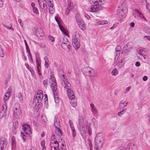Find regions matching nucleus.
I'll list each match as a JSON object with an SVG mask.
<instances>
[{
    "label": "nucleus",
    "mask_w": 150,
    "mask_h": 150,
    "mask_svg": "<svg viewBox=\"0 0 150 150\" xmlns=\"http://www.w3.org/2000/svg\"><path fill=\"white\" fill-rule=\"evenodd\" d=\"M57 138L55 137L54 134H52L51 137L50 145L51 150H60L59 147V142L57 140ZM61 150H64V148L61 147Z\"/></svg>",
    "instance_id": "1"
},
{
    "label": "nucleus",
    "mask_w": 150,
    "mask_h": 150,
    "mask_svg": "<svg viewBox=\"0 0 150 150\" xmlns=\"http://www.w3.org/2000/svg\"><path fill=\"white\" fill-rule=\"evenodd\" d=\"M43 97L42 92L41 90H39L37 92V96L33 100V106L35 107L36 106L39 107V105H41L42 98Z\"/></svg>",
    "instance_id": "2"
},
{
    "label": "nucleus",
    "mask_w": 150,
    "mask_h": 150,
    "mask_svg": "<svg viewBox=\"0 0 150 150\" xmlns=\"http://www.w3.org/2000/svg\"><path fill=\"white\" fill-rule=\"evenodd\" d=\"M127 6L124 4H119L117 10V14L120 18H124L127 14Z\"/></svg>",
    "instance_id": "3"
},
{
    "label": "nucleus",
    "mask_w": 150,
    "mask_h": 150,
    "mask_svg": "<svg viewBox=\"0 0 150 150\" xmlns=\"http://www.w3.org/2000/svg\"><path fill=\"white\" fill-rule=\"evenodd\" d=\"M72 44L76 50H77L80 46V38L79 34L76 33L73 36Z\"/></svg>",
    "instance_id": "4"
},
{
    "label": "nucleus",
    "mask_w": 150,
    "mask_h": 150,
    "mask_svg": "<svg viewBox=\"0 0 150 150\" xmlns=\"http://www.w3.org/2000/svg\"><path fill=\"white\" fill-rule=\"evenodd\" d=\"M102 136L100 133H98L95 138V145L96 149H100L102 147L103 142Z\"/></svg>",
    "instance_id": "5"
},
{
    "label": "nucleus",
    "mask_w": 150,
    "mask_h": 150,
    "mask_svg": "<svg viewBox=\"0 0 150 150\" xmlns=\"http://www.w3.org/2000/svg\"><path fill=\"white\" fill-rule=\"evenodd\" d=\"M65 85L64 88L67 89V94L69 98H73L74 97V93L71 89L69 88L71 86V85L68 82L64 83Z\"/></svg>",
    "instance_id": "6"
},
{
    "label": "nucleus",
    "mask_w": 150,
    "mask_h": 150,
    "mask_svg": "<svg viewBox=\"0 0 150 150\" xmlns=\"http://www.w3.org/2000/svg\"><path fill=\"white\" fill-rule=\"evenodd\" d=\"M67 3L68 6L65 11V13L67 15L71 11L73 7V3L71 0H67Z\"/></svg>",
    "instance_id": "7"
},
{
    "label": "nucleus",
    "mask_w": 150,
    "mask_h": 150,
    "mask_svg": "<svg viewBox=\"0 0 150 150\" xmlns=\"http://www.w3.org/2000/svg\"><path fill=\"white\" fill-rule=\"evenodd\" d=\"M6 139L5 137H1L0 138V149L1 150H5L6 149Z\"/></svg>",
    "instance_id": "8"
},
{
    "label": "nucleus",
    "mask_w": 150,
    "mask_h": 150,
    "mask_svg": "<svg viewBox=\"0 0 150 150\" xmlns=\"http://www.w3.org/2000/svg\"><path fill=\"white\" fill-rule=\"evenodd\" d=\"M89 2L92 5H98L100 6L103 3V1L102 0H90Z\"/></svg>",
    "instance_id": "9"
},
{
    "label": "nucleus",
    "mask_w": 150,
    "mask_h": 150,
    "mask_svg": "<svg viewBox=\"0 0 150 150\" xmlns=\"http://www.w3.org/2000/svg\"><path fill=\"white\" fill-rule=\"evenodd\" d=\"M7 109L6 104H4L2 106V109L0 112V118L1 119L4 117L5 116V113Z\"/></svg>",
    "instance_id": "10"
},
{
    "label": "nucleus",
    "mask_w": 150,
    "mask_h": 150,
    "mask_svg": "<svg viewBox=\"0 0 150 150\" xmlns=\"http://www.w3.org/2000/svg\"><path fill=\"white\" fill-rule=\"evenodd\" d=\"M76 20V21L81 29L83 30H85L86 28V25L84 21L82 19Z\"/></svg>",
    "instance_id": "11"
},
{
    "label": "nucleus",
    "mask_w": 150,
    "mask_h": 150,
    "mask_svg": "<svg viewBox=\"0 0 150 150\" xmlns=\"http://www.w3.org/2000/svg\"><path fill=\"white\" fill-rule=\"evenodd\" d=\"M133 43L132 42L129 41L124 46V48L125 50L128 52L131 50L133 48Z\"/></svg>",
    "instance_id": "12"
},
{
    "label": "nucleus",
    "mask_w": 150,
    "mask_h": 150,
    "mask_svg": "<svg viewBox=\"0 0 150 150\" xmlns=\"http://www.w3.org/2000/svg\"><path fill=\"white\" fill-rule=\"evenodd\" d=\"M53 1H47L49 10L50 12L53 13L54 11V8H53Z\"/></svg>",
    "instance_id": "13"
},
{
    "label": "nucleus",
    "mask_w": 150,
    "mask_h": 150,
    "mask_svg": "<svg viewBox=\"0 0 150 150\" xmlns=\"http://www.w3.org/2000/svg\"><path fill=\"white\" fill-rule=\"evenodd\" d=\"M133 13L135 14V18H144L143 15L137 10H134Z\"/></svg>",
    "instance_id": "14"
},
{
    "label": "nucleus",
    "mask_w": 150,
    "mask_h": 150,
    "mask_svg": "<svg viewBox=\"0 0 150 150\" xmlns=\"http://www.w3.org/2000/svg\"><path fill=\"white\" fill-rule=\"evenodd\" d=\"M53 83H52V84H50L51 85V87L52 90L54 91V94L55 93H57V82L56 81L53 82Z\"/></svg>",
    "instance_id": "15"
},
{
    "label": "nucleus",
    "mask_w": 150,
    "mask_h": 150,
    "mask_svg": "<svg viewBox=\"0 0 150 150\" xmlns=\"http://www.w3.org/2000/svg\"><path fill=\"white\" fill-rule=\"evenodd\" d=\"M14 115L15 117L18 118L21 115V112L20 109H18L17 110V108H16L13 111Z\"/></svg>",
    "instance_id": "16"
},
{
    "label": "nucleus",
    "mask_w": 150,
    "mask_h": 150,
    "mask_svg": "<svg viewBox=\"0 0 150 150\" xmlns=\"http://www.w3.org/2000/svg\"><path fill=\"white\" fill-rule=\"evenodd\" d=\"M67 42H69V41L66 38L63 39V41H62V44L61 45L62 47L64 49H67L66 43H67Z\"/></svg>",
    "instance_id": "17"
},
{
    "label": "nucleus",
    "mask_w": 150,
    "mask_h": 150,
    "mask_svg": "<svg viewBox=\"0 0 150 150\" xmlns=\"http://www.w3.org/2000/svg\"><path fill=\"white\" fill-rule=\"evenodd\" d=\"M91 7L90 8L89 10L90 11L92 12H96L98 11L99 10L98 8L99 6L98 5H92Z\"/></svg>",
    "instance_id": "18"
},
{
    "label": "nucleus",
    "mask_w": 150,
    "mask_h": 150,
    "mask_svg": "<svg viewBox=\"0 0 150 150\" xmlns=\"http://www.w3.org/2000/svg\"><path fill=\"white\" fill-rule=\"evenodd\" d=\"M18 123L17 122H15L13 124V132L14 134H16V129L18 128Z\"/></svg>",
    "instance_id": "19"
},
{
    "label": "nucleus",
    "mask_w": 150,
    "mask_h": 150,
    "mask_svg": "<svg viewBox=\"0 0 150 150\" xmlns=\"http://www.w3.org/2000/svg\"><path fill=\"white\" fill-rule=\"evenodd\" d=\"M40 7L42 9L45 10L47 9V6L46 2L45 3H39Z\"/></svg>",
    "instance_id": "20"
},
{
    "label": "nucleus",
    "mask_w": 150,
    "mask_h": 150,
    "mask_svg": "<svg viewBox=\"0 0 150 150\" xmlns=\"http://www.w3.org/2000/svg\"><path fill=\"white\" fill-rule=\"evenodd\" d=\"M75 96L72 99L70 98H69V99H71V105L73 107H75L77 105L76 101L75 100Z\"/></svg>",
    "instance_id": "21"
},
{
    "label": "nucleus",
    "mask_w": 150,
    "mask_h": 150,
    "mask_svg": "<svg viewBox=\"0 0 150 150\" xmlns=\"http://www.w3.org/2000/svg\"><path fill=\"white\" fill-rule=\"evenodd\" d=\"M10 95L11 94H10L9 92H7L5 94L4 97V104H6L5 102L6 100H7L8 99L9 97L10 96Z\"/></svg>",
    "instance_id": "22"
},
{
    "label": "nucleus",
    "mask_w": 150,
    "mask_h": 150,
    "mask_svg": "<svg viewBox=\"0 0 150 150\" xmlns=\"http://www.w3.org/2000/svg\"><path fill=\"white\" fill-rule=\"evenodd\" d=\"M90 106L91 108L92 112L94 114H96L97 113V110L96 109L94 105L93 104H91Z\"/></svg>",
    "instance_id": "23"
},
{
    "label": "nucleus",
    "mask_w": 150,
    "mask_h": 150,
    "mask_svg": "<svg viewBox=\"0 0 150 150\" xmlns=\"http://www.w3.org/2000/svg\"><path fill=\"white\" fill-rule=\"evenodd\" d=\"M55 134L59 137L62 135L61 131L59 128H57V129H55Z\"/></svg>",
    "instance_id": "24"
},
{
    "label": "nucleus",
    "mask_w": 150,
    "mask_h": 150,
    "mask_svg": "<svg viewBox=\"0 0 150 150\" xmlns=\"http://www.w3.org/2000/svg\"><path fill=\"white\" fill-rule=\"evenodd\" d=\"M122 61L121 60H117L116 61V66L118 68L121 67L123 64L122 63Z\"/></svg>",
    "instance_id": "25"
},
{
    "label": "nucleus",
    "mask_w": 150,
    "mask_h": 150,
    "mask_svg": "<svg viewBox=\"0 0 150 150\" xmlns=\"http://www.w3.org/2000/svg\"><path fill=\"white\" fill-rule=\"evenodd\" d=\"M121 50V47L120 46L117 45L115 48V50L116 52V56L119 55L120 53V51Z\"/></svg>",
    "instance_id": "26"
},
{
    "label": "nucleus",
    "mask_w": 150,
    "mask_h": 150,
    "mask_svg": "<svg viewBox=\"0 0 150 150\" xmlns=\"http://www.w3.org/2000/svg\"><path fill=\"white\" fill-rule=\"evenodd\" d=\"M127 103H125V102L121 101L119 103V105L120 107L123 108L124 107L126 106L127 104Z\"/></svg>",
    "instance_id": "27"
},
{
    "label": "nucleus",
    "mask_w": 150,
    "mask_h": 150,
    "mask_svg": "<svg viewBox=\"0 0 150 150\" xmlns=\"http://www.w3.org/2000/svg\"><path fill=\"white\" fill-rule=\"evenodd\" d=\"M11 143L12 146L13 147H16V143L15 142V139L14 137H12L11 139Z\"/></svg>",
    "instance_id": "28"
},
{
    "label": "nucleus",
    "mask_w": 150,
    "mask_h": 150,
    "mask_svg": "<svg viewBox=\"0 0 150 150\" xmlns=\"http://www.w3.org/2000/svg\"><path fill=\"white\" fill-rule=\"evenodd\" d=\"M54 125L55 128V129H57V128H59V122L57 120L55 121L54 123Z\"/></svg>",
    "instance_id": "29"
},
{
    "label": "nucleus",
    "mask_w": 150,
    "mask_h": 150,
    "mask_svg": "<svg viewBox=\"0 0 150 150\" xmlns=\"http://www.w3.org/2000/svg\"><path fill=\"white\" fill-rule=\"evenodd\" d=\"M51 77L49 79V83L50 84H52V83H53L55 81V78L53 76L51 75Z\"/></svg>",
    "instance_id": "30"
},
{
    "label": "nucleus",
    "mask_w": 150,
    "mask_h": 150,
    "mask_svg": "<svg viewBox=\"0 0 150 150\" xmlns=\"http://www.w3.org/2000/svg\"><path fill=\"white\" fill-rule=\"evenodd\" d=\"M88 75L90 76H94V74L93 73V70L91 69V70H89L88 73Z\"/></svg>",
    "instance_id": "31"
},
{
    "label": "nucleus",
    "mask_w": 150,
    "mask_h": 150,
    "mask_svg": "<svg viewBox=\"0 0 150 150\" xmlns=\"http://www.w3.org/2000/svg\"><path fill=\"white\" fill-rule=\"evenodd\" d=\"M30 129V126L28 124H24L23 126V129L24 130L28 129Z\"/></svg>",
    "instance_id": "32"
},
{
    "label": "nucleus",
    "mask_w": 150,
    "mask_h": 150,
    "mask_svg": "<svg viewBox=\"0 0 150 150\" xmlns=\"http://www.w3.org/2000/svg\"><path fill=\"white\" fill-rule=\"evenodd\" d=\"M144 51L143 49H140L138 51V53L139 54L142 55L143 57V58L145 59V57H144L143 54H144Z\"/></svg>",
    "instance_id": "33"
},
{
    "label": "nucleus",
    "mask_w": 150,
    "mask_h": 150,
    "mask_svg": "<svg viewBox=\"0 0 150 150\" xmlns=\"http://www.w3.org/2000/svg\"><path fill=\"white\" fill-rule=\"evenodd\" d=\"M92 121L93 123V125L94 127H97V122L96 120L95 119V118H93L92 119Z\"/></svg>",
    "instance_id": "34"
},
{
    "label": "nucleus",
    "mask_w": 150,
    "mask_h": 150,
    "mask_svg": "<svg viewBox=\"0 0 150 150\" xmlns=\"http://www.w3.org/2000/svg\"><path fill=\"white\" fill-rule=\"evenodd\" d=\"M108 22L105 21H99L98 22V24H100V25H104L107 24Z\"/></svg>",
    "instance_id": "35"
},
{
    "label": "nucleus",
    "mask_w": 150,
    "mask_h": 150,
    "mask_svg": "<svg viewBox=\"0 0 150 150\" xmlns=\"http://www.w3.org/2000/svg\"><path fill=\"white\" fill-rule=\"evenodd\" d=\"M60 30L62 31V32L64 34L67 35V36H68L67 33V32L66 31L65 29L62 26H61L59 28Z\"/></svg>",
    "instance_id": "36"
},
{
    "label": "nucleus",
    "mask_w": 150,
    "mask_h": 150,
    "mask_svg": "<svg viewBox=\"0 0 150 150\" xmlns=\"http://www.w3.org/2000/svg\"><path fill=\"white\" fill-rule=\"evenodd\" d=\"M28 53V56H29L28 58L29 59L30 61H31L32 62H33V60L32 58V55L31 54V53L30 52V50H29V51Z\"/></svg>",
    "instance_id": "37"
},
{
    "label": "nucleus",
    "mask_w": 150,
    "mask_h": 150,
    "mask_svg": "<svg viewBox=\"0 0 150 150\" xmlns=\"http://www.w3.org/2000/svg\"><path fill=\"white\" fill-rule=\"evenodd\" d=\"M79 120L80 125H81L82 126H83L84 125V123L83 118L81 117H80L79 119Z\"/></svg>",
    "instance_id": "38"
},
{
    "label": "nucleus",
    "mask_w": 150,
    "mask_h": 150,
    "mask_svg": "<svg viewBox=\"0 0 150 150\" xmlns=\"http://www.w3.org/2000/svg\"><path fill=\"white\" fill-rule=\"evenodd\" d=\"M144 30L147 34L150 35V28H144Z\"/></svg>",
    "instance_id": "39"
},
{
    "label": "nucleus",
    "mask_w": 150,
    "mask_h": 150,
    "mask_svg": "<svg viewBox=\"0 0 150 150\" xmlns=\"http://www.w3.org/2000/svg\"><path fill=\"white\" fill-rule=\"evenodd\" d=\"M18 97L20 101H21L23 100V97L22 95V94L21 92H20L18 93Z\"/></svg>",
    "instance_id": "40"
},
{
    "label": "nucleus",
    "mask_w": 150,
    "mask_h": 150,
    "mask_svg": "<svg viewBox=\"0 0 150 150\" xmlns=\"http://www.w3.org/2000/svg\"><path fill=\"white\" fill-rule=\"evenodd\" d=\"M69 125L70 128L71 129H72V128H74L72 122L71 120H69Z\"/></svg>",
    "instance_id": "41"
},
{
    "label": "nucleus",
    "mask_w": 150,
    "mask_h": 150,
    "mask_svg": "<svg viewBox=\"0 0 150 150\" xmlns=\"http://www.w3.org/2000/svg\"><path fill=\"white\" fill-rule=\"evenodd\" d=\"M111 73L113 75H115L118 73V71L115 69H114L112 71Z\"/></svg>",
    "instance_id": "42"
},
{
    "label": "nucleus",
    "mask_w": 150,
    "mask_h": 150,
    "mask_svg": "<svg viewBox=\"0 0 150 150\" xmlns=\"http://www.w3.org/2000/svg\"><path fill=\"white\" fill-rule=\"evenodd\" d=\"M24 42L25 43V47H26V49L27 52H28L29 50V47H28V45L26 42V41L25 40H24Z\"/></svg>",
    "instance_id": "43"
},
{
    "label": "nucleus",
    "mask_w": 150,
    "mask_h": 150,
    "mask_svg": "<svg viewBox=\"0 0 150 150\" xmlns=\"http://www.w3.org/2000/svg\"><path fill=\"white\" fill-rule=\"evenodd\" d=\"M41 67H37V70L38 71V74L40 76L41 75V73L40 72V69H41Z\"/></svg>",
    "instance_id": "44"
},
{
    "label": "nucleus",
    "mask_w": 150,
    "mask_h": 150,
    "mask_svg": "<svg viewBox=\"0 0 150 150\" xmlns=\"http://www.w3.org/2000/svg\"><path fill=\"white\" fill-rule=\"evenodd\" d=\"M41 145L43 149H45V142L44 140H42L41 142H40Z\"/></svg>",
    "instance_id": "45"
},
{
    "label": "nucleus",
    "mask_w": 150,
    "mask_h": 150,
    "mask_svg": "<svg viewBox=\"0 0 150 150\" xmlns=\"http://www.w3.org/2000/svg\"><path fill=\"white\" fill-rule=\"evenodd\" d=\"M33 10L34 13L37 14L38 13V11L37 8L35 7V8H33Z\"/></svg>",
    "instance_id": "46"
},
{
    "label": "nucleus",
    "mask_w": 150,
    "mask_h": 150,
    "mask_svg": "<svg viewBox=\"0 0 150 150\" xmlns=\"http://www.w3.org/2000/svg\"><path fill=\"white\" fill-rule=\"evenodd\" d=\"M88 144L89 145L90 149H93L92 148L93 146H92V144L91 141V140H88Z\"/></svg>",
    "instance_id": "47"
},
{
    "label": "nucleus",
    "mask_w": 150,
    "mask_h": 150,
    "mask_svg": "<svg viewBox=\"0 0 150 150\" xmlns=\"http://www.w3.org/2000/svg\"><path fill=\"white\" fill-rule=\"evenodd\" d=\"M48 38L51 42H54V38L53 36L51 35H49Z\"/></svg>",
    "instance_id": "48"
},
{
    "label": "nucleus",
    "mask_w": 150,
    "mask_h": 150,
    "mask_svg": "<svg viewBox=\"0 0 150 150\" xmlns=\"http://www.w3.org/2000/svg\"><path fill=\"white\" fill-rule=\"evenodd\" d=\"M21 136L22 137V138L23 139L24 141V142L26 139V137L25 136V135L22 132H21Z\"/></svg>",
    "instance_id": "49"
},
{
    "label": "nucleus",
    "mask_w": 150,
    "mask_h": 150,
    "mask_svg": "<svg viewBox=\"0 0 150 150\" xmlns=\"http://www.w3.org/2000/svg\"><path fill=\"white\" fill-rule=\"evenodd\" d=\"M55 21L57 22V24H58L59 28L61 27V26H62L61 25V24L60 23L61 21H59V19H55Z\"/></svg>",
    "instance_id": "50"
},
{
    "label": "nucleus",
    "mask_w": 150,
    "mask_h": 150,
    "mask_svg": "<svg viewBox=\"0 0 150 150\" xmlns=\"http://www.w3.org/2000/svg\"><path fill=\"white\" fill-rule=\"evenodd\" d=\"M146 7L147 10L149 11V12L150 13V4H146Z\"/></svg>",
    "instance_id": "51"
},
{
    "label": "nucleus",
    "mask_w": 150,
    "mask_h": 150,
    "mask_svg": "<svg viewBox=\"0 0 150 150\" xmlns=\"http://www.w3.org/2000/svg\"><path fill=\"white\" fill-rule=\"evenodd\" d=\"M72 132V136L73 137H74L76 135V132H75V130L74 129V128H72V129H71Z\"/></svg>",
    "instance_id": "52"
},
{
    "label": "nucleus",
    "mask_w": 150,
    "mask_h": 150,
    "mask_svg": "<svg viewBox=\"0 0 150 150\" xmlns=\"http://www.w3.org/2000/svg\"><path fill=\"white\" fill-rule=\"evenodd\" d=\"M37 66L38 67H41L40 63L38 60H36Z\"/></svg>",
    "instance_id": "53"
},
{
    "label": "nucleus",
    "mask_w": 150,
    "mask_h": 150,
    "mask_svg": "<svg viewBox=\"0 0 150 150\" xmlns=\"http://www.w3.org/2000/svg\"><path fill=\"white\" fill-rule=\"evenodd\" d=\"M67 43H66L67 44V48H68L69 49H70L71 48V46H70L69 45V42H67Z\"/></svg>",
    "instance_id": "54"
},
{
    "label": "nucleus",
    "mask_w": 150,
    "mask_h": 150,
    "mask_svg": "<svg viewBox=\"0 0 150 150\" xmlns=\"http://www.w3.org/2000/svg\"><path fill=\"white\" fill-rule=\"evenodd\" d=\"M43 83L45 86H46L47 85V79H45L43 81Z\"/></svg>",
    "instance_id": "55"
},
{
    "label": "nucleus",
    "mask_w": 150,
    "mask_h": 150,
    "mask_svg": "<svg viewBox=\"0 0 150 150\" xmlns=\"http://www.w3.org/2000/svg\"><path fill=\"white\" fill-rule=\"evenodd\" d=\"M44 103L45 105H47L48 104V98H44Z\"/></svg>",
    "instance_id": "56"
},
{
    "label": "nucleus",
    "mask_w": 150,
    "mask_h": 150,
    "mask_svg": "<svg viewBox=\"0 0 150 150\" xmlns=\"http://www.w3.org/2000/svg\"><path fill=\"white\" fill-rule=\"evenodd\" d=\"M128 53V52L126 50H125L124 49V47L123 50L122 51L121 53L122 54L124 53Z\"/></svg>",
    "instance_id": "57"
},
{
    "label": "nucleus",
    "mask_w": 150,
    "mask_h": 150,
    "mask_svg": "<svg viewBox=\"0 0 150 150\" xmlns=\"http://www.w3.org/2000/svg\"><path fill=\"white\" fill-rule=\"evenodd\" d=\"M62 80L63 82H64V83H67L68 82L67 80V79L65 78H62Z\"/></svg>",
    "instance_id": "58"
},
{
    "label": "nucleus",
    "mask_w": 150,
    "mask_h": 150,
    "mask_svg": "<svg viewBox=\"0 0 150 150\" xmlns=\"http://www.w3.org/2000/svg\"><path fill=\"white\" fill-rule=\"evenodd\" d=\"M118 150H127V149L123 147H120L119 148Z\"/></svg>",
    "instance_id": "59"
},
{
    "label": "nucleus",
    "mask_w": 150,
    "mask_h": 150,
    "mask_svg": "<svg viewBox=\"0 0 150 150\" xmlns=\"http://www.w3.org/2000/svg\"><path fill=\"white\" fill-rule=\"evenodd\" d=\"M45 67H46L47 68L49 66V64H48L47 62V61H45Z\"/></svg>",
    "instance_id": "60"
},
{
    "label": "nucleus",
    "mask_w": 150,
    "mask_h": 150,
    "mask_svg": "<svg viewBox=\"0 0 150 150\" xmlns=\"http://www.w3.org/2000/svg\"><path fill=\"white\" fill-rule=\"evenodd\" d=\"M0 56L2 57H3L4 56V54L2 50L0 52Z\"/></svg>",
    "instance_id": "61"
},
{
    "label": "nucleus",
    "mask_w": 150,
    "mask_h": 150,
    "mask_svg": "<svg viewBox=\"0 0 150 150\" xmlns=\"http://www.w3.org/2000/svg\"><path fill=\"white\" fill-rule=\"evenodd\" d=\"M18 21L19 23H20L21 26L22 27L23 26V23H21V19H18Z\"/></svg>",
    "instance_id": "62"
},
{
    "label": "nucleus",
    "mask_w": 150,
    "mask_h": 150,
    "mask_svg": "<svg viewBox=\"0 0 150 150\" xmlns=\"http://www.w3.org/2000/svg\"><path fill=\"white\" fill-rule=\"evenodd\" d=\"M3 26L6 28L9 29L10 26H8L6 24H3Z\"/></svg>",
    "instance_id": "63"
},
{
    "label": "nucleus",
    "mask_w": 150,
    "mask_h": 150,
    "mask_svg": "<svg viewBox=\"0 0 150 150\" xmlns=\"http://www.w3.org/2000/svg\"><path fill=\"white\" fill-rule=\"evenodd\" d=\"M148 79V77L146 76H144L143 78V80L144 81H146Z\"/></svg>",
    "instance_id": "64"
}]
</instances>
